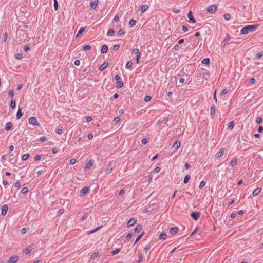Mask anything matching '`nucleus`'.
<instances>
[{
	"label": "nucleus",
	"mask_w": 263,
	"mask_h": 263,
	"mask_svg": "<svg viewBox=\"0 0 263 263\" xmlns=\"http://www.w3.org/2000/svg\"><path fill=\"white\" fill-rule=\"evenodd\" d=\"M259 24H255L253 25H248L243 27L240 31L241 34H247L250 32L255 31L259 26Z\"/></svg>",
	"instance_id": "1"
},
{
	"label": "nucleus",
	"mask_w": 263,
	"mask_h": 263,
	"mask_svg": "<svg viewBox=\"0 0 263 263\" xmlns=\"http://www.w3.org/2000/svg\"><path fill=\"white\" fill-rule=\"evenodd\" d=\"M187 16L189 18V22L191 23H195L196 22V19L194 17L193 12L191 10H190L187 14Z\"/></svg>",
	"instance_id": "2"
},
{
	"label": "nucleus",
	"mask_w": 263,
	"mask_h": 263,
	"mask_svg": "<svg viewBox=\"0 0 263 263\" xmlns=\"http://www.w3.org/2000/svg\"><path fill=\"white\" fill-rule=\"evenodd\" d=\"M115 164V162H114L113 161H110L108 165L107 166L106 168V173L109 174L111 173V171L113 170L114 167H115L114 164Z\"/></svg>",
	"instance_id": "3"
},
{
	"label": "nucleus",
	"mask_w": 263,
	"mask_h": 263,
	"mask_svg": "<svg viewBox=\"0 0 263 263\" xmlns=\"http://www.w3.org/2000/svg\"><path fill=\"white\" fill-rule=\"evenodd\" d=\"M217 7L216 5H210L208 7L207 11L211 14H213L216 12V11L217 10Z\"/></svg>",
	"instance_id": "4"
},
{
	"label": "nucleus",
	"mask_w": 263,
	"mask_h": 263,
	"mask_svg": "<svg viewBox=\"0 0 263 263\" xmlns=\"http://www.w3.org/2000/svg\"><path fill=\"white\" fill-rule=\"evenodd\" d=\"M200 215V213L199 212H193L191 213L190 216L194 220H197Z\"/></svg>",
	"instance_id": "5"
},
{
	"label": "nucleus",
	"mask_w": 263,
	"mask_h": 263,
	"mask_svg": "<svg viewBox=\"0 0 263 263\" xmlns=\"http://www.w3.org/2000/svg\"><path fill=\"white\" fill-rule=\"evenodd\" d=\"M137 222V219L134 218H131L127 222V227L129 228L134 226Z\"/></svg>",
	"instance_id": "6"
},
{
	"label": "nucleus",
	"mask_w": 263,
	"mask_h": 263,
	"mask_svg": "<svg viewBox=\"0 0 263 263\" xmlns=\"http://www.w3.org/2000/svg\"><path fill=\"white\" fill-rule=\"evenodd\" d=\"M9 206L7 204L3 205L1 208V215L2 216H5L8 211Z\"/></svg>",
	"instance_id": "7"
},
{
	"label": "nucleus",
	"mask_w": 263,
	"mask_h": 263,
	"mask_svg": "<svg viewBox=\"0 0 263 263\" xmlns=\"http://www.w3.org/2000/svg\"><path fill=\"white\" fill-rule=\"evenodd\" d=\"M18 259L19 258L17 255H13L10 257L8 260V263H16L18 261Z\"/></svg>",
	"instance_id": "8"
},
{
	"label": "nucleus",
	"mask_w": 263,
	"mask_h": 263,
	"mask_svg": "<svg viewBox=\"0 0 263 263\" xmlns=\"http://www.w3.org/2000/svg\"><path fill=\"white\" fill-rule=\"evenodd\" d=\"M90 189L88 186H85L80 191V195L83 196L88 193Z\"/></svg>",
	"instance_id": "9"
},
{
	"label": "nucleus",
	"mask_w": 263,
	"mask_h": 263,
	"mask_svg": "<svg viewBox=\"0 0 263 263\" xmlns=\"http://www.w3.org/2000/svg\"><path fill=\"white\" fill-rule=\"evenodd\" d=\"M13 124L11 122H7L5 126V129L7 131L11 130L12 128Z\"/></svg>",
	"instance_id": "10"
},
{
	"label": "nucleus",
	"mask_w": 263,
	"mask_h": 263,
	"mask_svg": "<svg viewBox=\"0 0 263 263\" xmlns=\"http://www.w3.org/2000/svg\"><path fill=\"white\" fill-rule=\"evenodd\" d=\"M32 250V248L31 245L28 246L25 249H23V252L26 254H29L30 253L31 251Z\"/></svg>",
	"instance_id": "11"
},
{
	"label": "nucleus",
	"mask_w": 263,
	"mask_h": 263,
	"mask_svg": "<svg viewBox=\"0 0 263 263\" xmlns=\"http://www.w3.org/2000/svg\"><path fill=\"white\" fill-rule=\"evenodd\" d=\"M108 65V63L107 62H104L102 65H100V66L99 68V70L100 71H103L105 70L106 67Z\"/></svg>",
	"instance_id": "12"
},
{
	"label": "nucleus",
	"mask_w": 263,
	"mask_h": 263,
	"mask_svg": "<svg viewBox=\"0 0 263 263\" xmlns=\"http://www.w3.org/2000/svg\"><path fill=\"white\" fill-rule=\"evenodd\" d=\"M94 161L92 160H89L86 163L85 166V169H89L91 166H93Z\"/></svg>",
	"instance_id": "13"
},
{
	"label": "nucleus",
	"mask_w": 263,
	"mask_h": 263,
	"mask_svg": "<svg viewBox=\"0 0 263 263\" xmlns=\"http://www.w3.org/2000/svg\"><path fill=\"white\" fill-rule=\"evenodd\" d=\"M179 231V229L177 227H172L170 229V232L172 235L176 234Z\"/></svg>",
	"instance_id": "14"
},
{
	"label": "nucleus",
	"mask_w": 263,
	"mask_h": 263,
	"mask_svg": "<svg viewBox=\"0 0 263 263\" xmlns=\"http://www.w3.org/2000/svg\"><path fill=\"white\" fill-rule=\"evenodd\" d=\"M108 49V46L106 44H104L102 45L101 49V53H105L107 52Z\"/></svg>",
	"instance_id": "15"
},
{
	"label": "nucleus",
	"mask_w": 263,
	"mask_h": 263,
	"mask_svg": "<svg viewBox=\"0 0 263 263\" xmlns=\"http://www.w3.org/2000/svg\"><path fill=\"white\" fill-rule=\"evenodd\" d=\"M148 7L149 6L147 4H144L141 5L140 7V10L142 13L146 11L148 9Z\"/></svg>",
	"instance_id": "16"
},
{
	"label": "nucleus",
	"mask_w": 263,
	"mask_h": 263,
	"mask_svg": "<svg viewBox=\"0 0 263 263\" xmlns=\"http://www.w3.org/2000/svg\"><path fill=\"white\" fill-rule=\"evenodd\" d=\"M16 107V101L14 99H12L10 101V108L14 109Z\"/></svg>",
	"instance_id": "17"
},
{
	"label": "nucleus",
	"mask_w": 263,
	"mask_h": 263,
	"mask_svg": "<svg viewBox=\"0 0 263 263\" xmlns=\"http://www.w3.org/2000/svg\"><path fill=\"white\" fill-rule=\"evenodd\" d=\"M23 115V113L22 111V108L19 107L18 110L16 115V119L18 120Z\"/></svg>",
	"instance_id": "18"
},
{
	"label": "nucleus",
	"mask_w": 263,
	"mask_h": 263,
	"mask_svg": "<svg viewBox=\"0 0 263 263\" xmlns=\"http://www.w3.org/2000/svg\"><path fill=\"white\" fill-rule=\"evenodd\" d=\"M87 27H82L80 28L78 33L77 34V35H76V37H78L80 36V34H81L82 33H83V32L85 31L86 28Z\"/></svg>",
	"instance_id": "19"
},
{
	"label": "nucleus",
	"mask_w": 263,
	"mask_h": 263,
	"mask_svg": "<svg viewBox=\"0 0 263 263\" xmlns=\"http://www.w3.org/2000/svg\"><path fill=\"white\" fill-rule=\"evenodd\" d=\"M116 87L118 88H121L123 87L124 84L123 82L121 81H117L116 82Z\"/></svg>",
	"instance_id": "20"
},
{
	"label": "nucleus",
	"mask_w": 263,
	"mask_h": 263,
	"mask_svg": "<svg viewBox=\"0 0 263 263\" xmlns=\"http://www.w3.org/2000/svg\"><path fill=\"white\" fill-rule=\"evenodd\" d=\"M142 229V226L140 224H139L135 228L134 232H135V233H138L141 231Z\"/></svg>",
	"instance_id": "21"
},
{
	"label": "nucleus",
	"mask_w": 263,
	"mask_h": 263,
	"mask_svg": "<svg viewBox=\"0 0 263 263\" xmlns=\"http://www.w3.org/2000/svg\"><path fill=\"white\" fill-rule=\"evenodd\" d=\"M224 148H221L217 155V158L219 159L224 154Z\"/></svg>",
	"instance_id": "22"
},
{
	"label": "nucleus",
	"mask_w": 263,
	"mask_h": 263,
	"mask_svg": "<svg viewBox=\"0 0 263 263\" xmlns=\"http://www.w3.org/2000/svg\"><path fill=\"white\" fill-rule=\"evenodd\" d=\"M261 190V188H259V187L256 188L253 192V193H252L253 195L254 196H256L258 195L260 193Z\"/></svg>",
	"instance_id": "23"
},
{
	"label": "nucleus",
	"mask_w": 263,
	"mask_h": 263,
	"mask_svg": "<svg viewBox=\"0 0 263 263\" xmlns=\"http://www.w3.org/2000/svg\"><path fill=\"white\" fill-rule=\"evenodd\" d=\"M237 161H238V159L237 158H234L232 159V160L230 162V164L232 167H234L236 165Z\"/></svg>",
	"instance_id": "24"
},
{
	"label": "nucleus",
	"mask_w": 263,
	"mask_h": 263,
	"mask_svg": "<svg viewBox=\"0 0 263 263\" xmlns=\"http://www.w3.org/2000/svg\"><path fill=\"white\" fill-rule=\"evenodd\" d=\"M98 2H99L98 0H95L93 2H91L90 3L91 9H94L96 8V7L97 6Z\"/></svg>",
	"instance_id": "25"
},
{
	"label": "nucleus",
	"mask_w": 263,
	"mask_h": 263,
	"mask_svg": "<svg viewBox=\"0 0 263 263\" xmlns=\"http://www.w3.org/2000/svg\"><path fill=\"white\" fill-rule=\"evenodd\" d=\"M180 146V142L177 140L173 145L172 147L175 149H178Z\"/></svg>",
	"instance_id": "26"
},
{
	"label": "nucleus",
	"mask_w": 263,
	"mask_h": 263,
	"mask_svg": "<svg viewBox=\"0 0 263 263\" xmlns=\"http://www.w3.org/2000/svg\"><path fill=\"white\" fill-rule=\"evenodd\" d=\"M201 63L203 64L209 65L210 63V59L209 58H204L202 60Z\"/></svg>",
	"instance_id": "27"
},
{
	"label": "nucleus",
	"mask_w": 263,
	"mask_h": 263,
	"mask_svg": "<svg viewBox=\"0 0 263 263\" xmlns=\"http://www.w3.org/2000/svg\"><path fill=\"white\" fill-rule=\"evenodd\" d=\"M231 39V36L229 34H227L226 37L224 39L222 43H224V46L227 44V42Z\"/></svg>",
	"instance_id": "28"
},
{
	"label": "nucleus",
	"mask_w": 263,
	"mask_h": 263,
	"mask_svg": "<svg viewBox=\"0 0 263 263\" xmlns=\"http://www.w3.org/2000/svg\"><path fill=\"white\" fill-rule=\"evenodd\" d=\"M167 235L165 232H162L160 235H159V239L161 240H165L166 238Z\"/></svg>",
	"instance_id": "29"
},
{
	"label": "nucleus",
	"mask_w": 263,
	"mask_h": 263,
	"mask_svg": "<svg viewBox=\"0 0 263 263\" xmlns=\"http://www.w3.org/2000/svg\"><path fill=\"white\" fill-rule=\"evenodd\" d=\"M234 124H235V123H234V121H232L229 122L228 124V129H229L230 130H232L234 128Z\"/></svg>",
	"instance_id": "30"
},
{
	"label": "nucleus",
	"mask_w": 263,
	"mask_h": 263,
	"mask_svg": "<svg viewBox=\"0 0 263 263\" xmlns=\"http://www.w3.org/2000/svg\"><path fill=\"white\" fill-rule=\"evenodd\" d=\"M136 21L133 18L130 20L129 22V25L130 26V27H133V26H134L136 24Z\"/></svg>",
	"instance_id": "31"
},
{
	"label": "nucleus",
	"mask_w": 263,
	"mask_h": 263,
	"mask_svg": "<svg viewBox=\"0 0 263 263\" xmlns=\"http://www.w3.org/2000/svg\"><path fill=\"white\" fill-rule=\"evenodd\" d=\"M216 113V108L214 105H213L210 109V114L214 116Z\"/></svg>",
	"instance_id": "32"
},
{
	"label": "nucleus",
	"mask_w": 263,
	"mask_h": 263,
	"mask_svg": "<svg viewBox=\"0 0 263 263\" xmlns=\"http://www.w3.org/2000/svg\"><path fill=\"white\" fill-rule=\"evenodd\" d=\"M190 178H191L190 175H189L188 174L186 175L184 178L183 183L184 184H186L189 182Z\"/></svg>",
	"instance_id": "33"
},
{
	"label": "nucleus",
	"mask_w": 263,
	"mask_h": 263,
	"mask_svg": "<svg viewBox=\"0 0 263 263\" xmlns=\"http://www.w3.org/2000/svg\"><path fill=\"white\" fill-rule=\"evenodd\" d=\"M115 32V31L114 29L111 28V29L108 30V31L107 32V35L108 36H110L112 34H114Z\"/></svg>",
	"instance_id": "34"
},
{
	"label": "nucleus",
	"mask_w": 263,
	"mask_h": 263,
	"mask_svg": "<svg viewBox=\"0 0 263 263\" xmlns=\"http://www.w3.org/2000/svg\"><path fill=\"white\" fill-rule=\"evenodd\" d=\"M29 157H30L29 154H28V153L25 154L22 156V160L23 161H26L29 158Z\"/></svg>",
	"instance_id": "35"
},
{
	"label": "nucleus",
	"mask_w": 263,
	"mask_h": 263,
	"mask_svg": "<svg viewBox=\"0 0 263 263\" xmlns=\"http://www.w3.org/2000/svg\"><path fill=\"white\" fill-rule=\"evenodd\" d=\"M91 49V46L89 45H87V44L83 45V48H82L83 50H84V51L90 50Z\"/></svg>",
	"instance_id": "36"
},
{
	"label": "nucleus",
	"mask_w": 263,
	"mask_h": 263,
	"mask_svg": "<svg viewBox=\"0 0 263 263\" xmlns=\"http://www.w3.org/2000/svg\"><path fill=\"white\" fill-rule=\"evenodd\" d=\"M53 7L55 11L58 10V7H59V4L57 0H53Z\"/></svg>",
	"instance_id": "37"
},
{
	"label": "nucleus",
	"mask_w": 263,
	"mask_h": 263,
	"mask_svg": "<svg viewBox=\"0 0 263 263\" xmlns=\"http://www.w3.org/2000/svg\"><path fill=\"white\" fill-rule=\"evenodd\" d=\"M132 64H133V63H132V60H129L128 61H127V62L126 63V69H130L132 66Z\"/></svg>",
	"instance_id": "38"
},
{
	"label": "nucleus",
	"mask_w": 263,
	"mask_h": 263,
	"mask_svg": "<svg viewBox=\"0 0 263 263\" xmlns=\"http://www.w3.org/2000/svg\"><path fill=\"white\" fill-rule=\"evenodd\" d=\"M132 52L133 54H135L137 55H138L139 54H141V52L139 51V49L137 48L133 49Z\"/></svg>",
	"instance_id": "39"
},
{
	"label": "nucleus",
	"mask_w": 263,
	"mask_h": 263,
	"mask_svg": "<svg viewBox=\"0 0 263 263\" xmlns=\"http://www.w3.org/2000/svg\"><path fill=\"white\" fill-rule=\"evenodd\" d=\"M121 250V248H117L116 250H113L111 252V254L112 255H115L116 254L118 253Z\"/></svg>",
	"instance_id": "40"
},
{
	"label": "nucleus",
	"mask_w": 263,
	"mask_h": 263,
	"mask_svg": "<svg viewBox=\"0 0 263 263\" xmlns=\"http://www.w3.org/2000/svg\"><path fill=\"white\" fill-rule=\"evenodd\" d=\"M151 246L149 244L146 245L144 248V251L147 253V251L151 249Z\"/></svg>",
	"instance_id": "41"
},
{
	"label": "nucleus",
	"mask_w": 263,
	"mask_h": 263,
	"mask_svg": "<svg viewBox=\"0 0 263 263\" xmlns=\"http://www.w3.org/2000/svg\"><path fill=\"white\" fill-rule=\"evenodd\" d=\"M143 235L144 233H142L141 234L139 235L135 240L134 245L136 244L142 238Z\"/></svg>",
	"instance_id": "42"
},
{
	"label": "nucleus",
	"mask_w": 263,
	"mask_h": 263,
	"mask_svg": "<svg viewBox=\"0 0 263 263\" xmlns=\"http://www.w3.org/2000/svg\"><path fill=\"white\" fill-rule=\"evenodd\" d=\"M151 99H152V97L151 96L146 95L144 97V100L146 102H147L151 100Z\"/></svg>",
	"instance_id": "43"
},
{
	"label": "nucleus",
	"mask_w": 263,
	"mask_h": 263,
	"mask_svg": "<svg viewBox=\"0 0 263 263\" xmlns=\"http://www.w3.org/2000/svg\"><path fill=\"white\" fill-rule=\"evenodd\" d=\"M148 142V139L147 138H144L142 139L141 142L143 145L146 144Z\"/></svg>",
	"instance_id": "44"
},
{
	"label": "nucleus",
	"mask_w": 263,
	"mask_h": 263,
	"mask_svg": "<svg viewBox=\"0 0 263 263\" xmlns=\"http://www.w3.org/2000/svg\"><path fill=\"white\" fill-rule=\"evenodd\" d=\"M256 122L257 124H260L262 122V119L261 117H258L256 119Z\"/></svg>",
	"instance_id": "45"
},
{
	"label": "nucleus",
	"mask_w": 263,
	"mask_h": 263,
	"mask_svg": "<svg viewBox=\"0 0 263 263\" xmlns=\"http://www.w3.org/2000/svg\"><path fill=\"white\" fill-rule=\"evenodd\" d=\"M64 212V209H60L57 214V217L60 216L61 214H62Z\"/></svg>",
	"instance_id": "46"
},
{
	"label": "nucleus",
	"mask_w": 263,
	"mask_h": 263,
	"mask_svg": "<svg viewBox=\"0 0 263 263\" xmlns=\"http://www.w3.org/2000/svg\"><path fill=\"white\" fill-rule=\"evenodd\" d=\"M125 31L123 29H121L119 30L118 32V35L119 36H122L123 35H124L125 34Z\"/></svg>",
	"instance_id": "47"
},
{
	"label": "nucleus",
	"mask_w": 263,
	"mask_h": 263,
	"mask_svg": "<svg viewBox=\"0 0 263 263\" xmlns=\"http://www.w3.org/2000/svg\"><path fill=\"white\" fill-rule=\"evenodd\" d=\"M29 230L28 228L27 227H25V228H23L21 229V233L22 234H24L25 233H26L27 231Z\"/></svg>",
	"instance_id": "48"
},
{
	"label": "nucleus",
	"mask_w": 263,
	"mask_h": 263,
	"mask_svg": "<svg viewBox=\"0 0 263 263\" xmlns=\"http://www.w3.org/2000/svg\"><path fill=\"white\" fill-rule=\"evenodd\" d=\"M28 191V189L27 187H23L21 190V193L22 194H25L27 193Z\"/></svg>",
	"instance_id": "49"
},
{
	"label": "nucleus",
	"mask_w": 263,
	"mask_h": 263,
	"mask_svg": "<svg viewBox=\"0 0 263 263\" xmlns=\"http://www.w3.org/2000/svg\"><path fill=\"white\" fill-rule=\"evenodd\" d=\"M15 57L18 60L22 59L23 57V54L21 53H17L15 54Z\"/></svg>",
	"instance_id": "50"
},
{
	"label": "nucleus",
	"mask_w": 263,
	"mask_h": 263,
	"mask_svg": "<svg viewBox=\"0 0 263 263\" xmlns=\"http://www.w3.org/2000/svg\"><path fill=\"white\" fill-rule=\"evenodd\" d=\"M133 236V233L132 232L129 233L127 236H126V240H129Z\"/></svg>",
	"instance_id": "51"
},
{
	"label": "nucleus",
	"mask_w": 263,
	"mask_h": 263,
	"mask_svg": "<svg viewBox=\"0 0 263 263\" xmlns=\"http://www.w3.org/2000/svg\"><path fill=\"white\" fill-rule=\"evenodd\" d=\"M206 184V182L205 181H202L201 182H200V184L199 185V189H202V187H203Z\"/></svg>",
	"instance_id": "52"
},
{
	"label": "nucleus",
	"mask_w": 263,
	"mask_h": 263,
	"mask_svg": "<svg viewBox=\"0 0 263 263\" xmlns=\"http://www.w3.org/2000/svg\"><path fill=\"white\" fill-rule=\"evenodd\" d=\"M223 16L226 20H229L231 18V15L229 13L225 14Z\"/></svg>",
	"instance_id": "53"
},
{
	"label": "nucleus",
	"mask_w": 263,
	"mask_h": 263,
	"mask_svg": "<svg viewBox=\"0 0 263 263\" xmlns=\"http://www.w3.org/2000/svg\"><path fill=\"white\" fill-rule=\"evenodd\" d=\"M9 162L11 164H14L16 162V159L14 158H9Z\"/></svg>",
	"instance_id": "54"
},
{
	"label": "nucleus",
	"mask_w": 263,
	"mask_h": 263,
	"mask_svg": "<svg viewBox=\"0 0 263 263\" xmlns=\"http://www.w3.org/2000/svg\"><path fill=\"white\" fill-rule=\"evenodd\" d=\"M99 255V252H94L92 255H91V258L92 259H95V258H96Z\"/></svg>",
	"instance_id": "55"
},
{
	"label": "nucleus",
	"mask_w": 263,
	"mask_h": 263,
	"mask_svg": "<svg viewBox=\"0 0 263 263\" xmlns=\"http://www.w3.org/2000/svg\"><path fill=\"white\" fill-rule=\"evenodd\" d=\"M168 121V118L167 117H165L163 118V119L162 120V122L166 124Z\"/></svg>",
	"instance_id": "56"
},
{
	"label": "nucleus",
	"mask_w": 263,
	"mask_h": 263,
	"mask_svg": "<svg viewBox=\"0 0 263 263\" xmlns=\"http://www.w3.org/2000/svg\"><path fill=\"white\" fill-rule=\"evenodd\" d=\"M262 52H258L256 54V59H259L261 58V57L262 56Z\"/></svg>",
	"instance_id": "57"
},
{
	"label": "nucleus",
	"mask_w": 263,
	"mask_h": 263,
	"mask_svg": "<svg viewBox=\"0 0 263 263\" xmlns=\"http://www.w3.org/2000/svg\"><path fill=\"white\" fill-rule=\"evenodd\" d=\"M87 217H88L87 213H84V214L82 216L81 220L84 221Z\"/></svg>",
	"instance_id": "58"
},
{
	"label": "nucleus",
	"mask_w": 263,
	"mask_h": 263,
	"mask_svg": "<svg viewBox=\"0 0 263 263\" xmlns=\"http://www.w3.org/2000/svg\"><path fill=\"white\" fill-rule=\"evenodd\" d=\"M30 49L29 45L27 44L25 46H24V50L25 51H28V50H29Z\"/></svg>",
	"instance_id": "59"
},
{
	"label": "nucleus",
	"mask_w": 263,
	"mask_h": 263,
	"mask_svg": "<svg viewBox=\"0 0 263 263\" xmlns=\"http://www.w3.org/2000/svg\"><path fill=\"white\" fill-rule=\"evenodd\" d=\"M120 48V45L118 44L112 46V49L114 50H117Z\"/></svg>",
	"instance_id": "60"
},
{
	"label": "nucleus",
	"mask_w": 263,
	"mask_h": 263,
	"mask_svg": "<svg viewBox=\"0 0 263 263\" xmlns=\"http://www.w3.org/2000/svg\"><path fill=\"white\" fill-rule=\"evenodd\" d=\"M46 140H47V138L45 136H42L40 139V141L41 142H45Z\"/></svg>",
	"instance_id": "61"
},
{
	"label": "nucleus",
	"mask_w": 263,
	"mask_h": 263,
	"mask_svg": "<svg viewBox=\"0 0 263 263\" xmlns=\"http://www.w3.org/2000/svg\"><path fill=\"white\" fill-rule=\"evenodd\" d=\"M142 260H143V255H142V254H139V259H138V260L137 261V262H138V263H140V262H141L142 261Z\"/></svg>",
	"instance_id": "62"
},
{
	"label": "nucleus",
	"mask_w": 263,
	"mask_h": 263,
	"mask_svg": "<svg viewBox=\"0 0 263 263\" xmlns=\"http://www.w3.org/2000/svg\"><path fill=\"white\" fill-rule=\"evenodd\" d=\"M7 37H8V33L7 32H6L4 34V40H3L4 42H6Z\"/></svg>",
	"instance_id": "63"
},
{
	"label": "nucleus",
	"mask_w": 263,
	"mask_h": 263,
	"mask_svg": "<svg viewBox=\"0 0 263 263\" xmlns=\"http://www.w3.org/2000/svg\"><path fill=\"white\" fill-rule=\"evenodd\" d=\"M77 162V160L76 159L72 158L70 160V163L71 165H74Z\"/></svg>",
	"instance_id": "64"
}]
</instances>
